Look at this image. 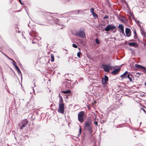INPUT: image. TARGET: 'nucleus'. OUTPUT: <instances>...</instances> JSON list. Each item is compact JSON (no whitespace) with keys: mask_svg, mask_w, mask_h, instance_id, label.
I'll use <instances>...</instances> for the list:
<instances>
[{"mask_svg":"<svg viewBox=\"0 0 146 146\" xmlns=\"http://www.w3.org/2000/svg\"><path fill=\"white\" fill-rule=\"evenodd\" d=\"M90 12L92 14L94 13V8H91L90 9Z\"/></svg>","mask_w":146,"mask_h":146,"instance_id":"obj_29","label":"nucleus"},{"mask_svg":"<svg viewBox=\"0 0 146 146\" xmlns=\"http://www.w3.org/2000/svg\"><path fill=\"white\" fill-rule=\"evenodd\" d=\"M50 57L51 58V61L52 62H54V55L52 54H50Z\"/></svg>","mask_w":146,"mask_h":146,"instance_id":"obj_23","label":"nucleus"},{"mask_svg":"<svg viewBox=\"0 0 146 146\" xmlns=\"http://www.w3.org/2000/svg\"><path fill=\"white\" fill-rule=\"evenodd\" d=\"M119 19L122 22H124L125 21V18L123 17L122 18H119Z\"/></svg>","mask_w":146,"mask_h":146,"instance_id":"obj_25","label":"nucleus"},{"mask_svg":"<svg viewBox=\"0 0 146 146\" xmlns=\"http://www.w3.org/2000/svg\"><path fill=\"white\" fill-rule=\"evenodd\" d=\"M53 22V23H56L58 25H61V23L59 22V20L57 19H55L50 21V22Z\"/></svg>","mask_w":146,"mask_h":146,"instance_id":"obj_14","label":"nucleus"},{"mask_svg":"<svg viewBox=\"0 0 146 146\" xmlns=\"http://www.w3.org/2000/svg\"><path fill=\"white\" fill-rule=\"evenodd\" d=\"M135 67L138 68L140 69H143L145 70V67L142 66L140 65H139L137 64H136L135 65Z\"/></svg>","mask_w":146,"mask_h":146,"instance_id":"obj_15","label":"nucleus"},{"mask_svg":"<svg viewBox=\"0 0 146 146\" xmlns=\"http://www.w3.org/2000/svg\"><path fill=\"white\" fill-rule=\"evenodd\" d=\"M19 2H20V3L21 4H23V3H22L21 2V0H19Z\"/></svg>","mask_w":146,"mask_h":146,"instance_id":"obj_38","label":"nucleus"},{"mask_svg":"<svg viewBox=\"0 0 146 146\" xmlns=\"http://www.w3.org/2000/svg\"><path fill=\"white\" fill-rule=\"evenodd\" d=\"M76 35L80 38H84L86 37L85 33L81 29L76 31Z\"/></svg>","mask_w":146,"mask_h":146,"instance_id":"obj_3","label":"nucleus"},{"mask_svg":"<svg viewBox=\"0 0 146 146\" xmlns=\"http://www.w3.org/2000/svg\"><path fill=\"white\" fill-rule=\"evenodd\" d=\"M28 123V121L26 119H23L22 121V125L21 126H20V129L21 130L23 129L24 127H25V126L27 125Z\"/></svg>","mask_w":146,"mask_h":146,"instance_id":"obj_6","label":"nucleus"},{"mask_svg":"<svg viewBox=\"0 0 146 146\" xmlns=\"http://www.w3.org/2000/svg\"><path fill=\"white\" fill-rule=\"evenodd\" d=\"M13 61V65L14 66H15L16 65H16V62L14 61L13 60H12Z\"/></svg>","mask_w":146,"mask_h":146,"instance_id":"obj_31","label":"nucleus"},{"mask_svg":"<svg viewBox=\"0 0 146 146\" xmlns=\"http://www.w3.org/2000/svg\"><path fill=\"white\" fill-rule=\"evenodd\" d=\"M134 38L135 39H136L137 38V35L135 31H134Z\"/></svg>","mask_w":146,"mask_h":146,"instance_id":"obj_26","label":"nucleus"},{"mask_svg":"<svg viewBox=\"0 0 146 146\" xmlns=\"http://www.w3.org/2000/svg\"><path fill=\"white\" fill-rule=\"evenodd\" d=\"M72 46L73 47H74L75 48H78V46H77L75 44H72Z\"/></svg>","mask_w":146,"mask_h":146,"instance_id":"obj_32","label":"nucleus"},{"mask_svg":"<svg viewBox=\"0 0 146 146\" xmlns=\"http://www.w3.org/2000/svg\"><path fill=\"white\" fill-rule=\"evenodd\" d=\"M84 111L80 112L78 114V119L79 121L81 123L83 122L84 121L83 118V113Z\"/></svg>","mask_w":146,"mask_h":146,"instance_id":"obj_5","label":"nucleus"},{"mask_svg":"<svg viewBox=\"0 0 146 146\" xmlns=\"http://www.w3.org/2000/svg\"><path fill=\"white\" fill-rule=\"evenodd\" d=\"M129 45L130 46H134L137 47L138 46V44L135 42H130L129 43Z\"/></svg>","mask_w":146,"mask_h":146,"instance_id":"obj_18","label":"nucleus"},{"mask_svg":"<svg viewBox=\"0 0 146 146\" xmlns=\"http://www.w3.org/2000/svg\"><path fill=\"white\" fill-rule=\"evenodd\" d=\"M127 78L129 79V80L131 82H132L134 79L133 76L131 73L129 72L128 74L127 75Z\"/></svg>","mask_w":146,"mask_h":146,"instance_id":"obj_9","label":"nucleus"},{"mask_svg":"<svg viewBox=\"0 0 146 146\" xmlns=\"http://www.w3.org/2000/svg\"><path fill=\"white\" fill-rule=\"evenodd\" d=\"M94 123L96 126H98V122L97 121H96L94 122Z\"/></svg>","mask_w":146,"mask_h":146,"instance_id":"obj_35","label":"nucleus"},{"mask_svg":"<svg viewBox=\"0 0 146 146\" xmlns=\"http://www.w3.org/2000/svg\"><path fill=\"white\" fill-rule=\"evenodd\" d=\"M15 68H16V70H17V71L18 72V73L20 74H21V72L19 68L17 66V65H16V66H15Z\"/></svg>","mask_w":146,"mask_h":146,"instance_id":"obj_19","label":"nucleus"},{"mask_svg":"<svg viewBox=\"0 0 146 146\" xmlns=\"http://www.w3.org/2000/svg\"><path fill=\"white\" fill-rule=\"evenodd\" d=\"M71 91L70 90H67L62 92L64 94H70L71 93Z\"/></svg>","mask_w":146,"mask_h":146,"instance_id":"obj_21","label":"nucleus"},{"mask_svg":"<svg viewBox=\"0 0 146 146\" xmlns=\"http://www.w3.org/2000/svg\"><path fill=\"white\" fill-rule=\"evenodd\" d=\"M96 42L97 44H98L100 43V41L99 40V39L98 38H96L95 39Z\"/></svg>","mask_w":146,"mask_h":146,"instance_id":"obj_27","label":"nucleus"},{"mask_svg":"<svg viewBox=\"0 0 146 146\" xmlns=\"http://www.w3.org/2000/svg\"><path fill=\"white\" fill-rule=\"evenodd\" d=\"M115 29V30L113 31V32H115L117 30L116 27L115 26L113 25H108L104 29V30L106 31H109L110 30H113Z\"/></svg>","mask_w":146,"mask_h":146,"instance_id":"obj_4","label":"nucleus"},{"mask_svg":"<svg viewBox=\"0 0 146 146\" xmlns=\"http://www.w3.org/2000/svg\"><path fill=\"white\" fill-rule=\"evenodd\" d=\"M28 27H30V26H29V24H28Z\"/></svg>","mask_w":146,"mask_h":146,"instance_id":"obj_41","label":"nucleus"},{"mask_svg":"<svg viewBox=\"0 0 146 146\" xmlns=\"http://www.w3.org/2000/svg\"><path fill=\"white\" fill-rule=\"evenodd\" d=\"M29 34L32 37H35L37 35V33L35 31V29H33L32 31L29 33Z\"/></svg>","mask_w":146,"mask_h":146,"instance_id":"obj_10","label":"nucleus"},{"mask_svg":"<svg viewBox=\"0 0 146 146\" xmlns=\"http://www.w3.org/2000/svg\"><path fill=\"white\" fill-rule=\"evenodd\" d=\"M125 33L127 36L129 37L131 35V31L130 29L127 28H126L125 29Z\"/></svg>","mask_w":146,"mask_h":146,"instance_id":"obj_12","label":"nucleus"},{"mask_svg":"<svg viewBox=\"0 0 146 146\" xmlns=\"http://www.w3.org/2000/svg\"><path fill=\"white\" fill-rule=\"evenodd\" d=\"M135 22H136L137 24L141 28V26L140 25V24L141 23L139 20H138L137 19H135Z\"/></svg>","mask_w":146,"mask_h":146,"instance_id":"obj_20","label":"nucleus"},{"mask_svg":"<svg viewBox=\"0 0 146 146\" xmlns=\"http://www.w3.org/2000/svg\"><path fill=\"white\" fill-rule=\"evenodd\" d=\"M145 85L146 86V82H145Z\"/></svg>","mask_w":146,"mask_h":146,"instance_id":"obj_39","label":"nucleus"},{"mask_svg":"<svg viewBox=\"0 0 146 146\" xmlns=\"http://www.w3.org/2000/svg\"><path fill=\"white\" fill-rule=\"evenodd\" d=\"M92 121L91 120H88L85 121L84 124V129L91 133L92 131Z\"/></svg>","mask_w":146,"mask_h":146,"instance_id":"obj_1","label":"nucleus"},{"mask_svg":"<svg viewBox=\"0 0 146 146\" xmlns=\"http://www.w3.org/2000/svg\"><path fill=\"white\" fill-rule=\"evenodd\" d=\"M108 19V15H106V16L103 18L104 19Z\"/></svg>","mask_w":146,"mask_h":146,"instance_id":"obj_33","label":"nucleus"},{"mask_svg":"<svg viewBox=\"0 0 146 146\" xmlns=\"http://www.w3.org/2000/svg\"><path fill=\"white\" fill-rule=\"evenodd\" d=\"M120 69V68L115 69L113 71L111 72V74L113 75L117 74L119 72Z\"/></svg>","mask_w":146,"mask_h":146,"instance_id":"obj_13","label":"nucleus"},{"mask_svg":"<svg viewBox=\"0 0 146 146\" xmlns=\"http://www.w3.org/2000/svg\"><path fill=\"white\" fill-rule=\"evenodd\" d=\"M81 52H79L77 53V56L79 58H80Z\"/></svg>","mask_w":146,"mask_h":146,"instance_id":"obj_30","label":"nucleus"},{"mask_svg":"<svg viewBox=\"0 0 146 146\" xmlns=\"http://www.w3.org/2000/svg\"><path fill=\"white\" fill-rule=\"evenodd\" d=\"M141 33L142 35L143 36V38H146V33L144 32L143 31H142V32H141Z\"/></svg>","mask_w":146,"mask_h":146,"instance_id":"obj_22","label":"nucleus"},{"mask_svg":"<svg viewBox=\"0 0 146 146\" xmlns=\"http://www.w3.org/2000/svg\"><path fill=\"white\" fill-rule=\"evenodd\" d=\"M102 66L105 71L108 72L109 71L110 69L111 68L109 64L103 65Z\"/></svg>","mask_w":146,"mask_h":146,"instance_id":"obj_8","label":"nucleus"},{"mask_svg":"<svg viewBox=\"0 0 146 146\" xmlns=\"http://www.w3.org/2000/svg\"><path fill=\"white\" fill-rule=\"evenodd\" d=\"M1 52L2 53V54H3V55H4L5 56V57H6V56H7V55L6 54H5V53H3V52H2L1 51Z\"/></svg>","mask_w":146,"mask_h":146,"instance_id":"obj_37","label":"nucleus"},{"mask_svg":"<svg viewBox=\"0 0 146 146\" xmlns=\"http://www.w3.org/2000/svg\"><path fill=\"white\" fill-rule=\"evenodd\" d=\"M67 1H69L70 0H66Z\"/></svg>","mask_w":146,"mask_h":146,"instance_id":"obj_42","label":"nucleus"},{"mask_svg":"<svg viewBox=\"0 0 146 146\" xmlns=\"http://www.w3.org/2000/svg\"><path fill=\"white\" fill-rule=\"evenodd\" d=\"M129 72L127 71H126L122 75L120 76V77L122 79L124 78H127V75L128 74Z\"/></svg>","mask_w":146,"mask_h":146,"instance_id":"obj_11","label":"nucleus"},{"mask_svg":"<svg viewBox=\"0 0 146 146\" xmlns=\"http://www.w3.org/2000/svg\"><path fill=\"white\" fill-rule=\"evenodd\" d=\"M141 110L143 111L145 113H146V111L143 108H141Z\"/></svg>","mask_w":146,"mask_h":146,"instance_id":"obj_34","label":"nucleus"},{"mask_svg":"<svg viewBox=\"0 0 146 146\" xmlns=\"http://www.w3.org/2000/svg\"><path fill=\"white\" fill-rule=\"evenodd\" d=\"M118 27L120 29V32H121L122 33L124 34L123 26L122 24L119 25Z\"/></svg>","mask_w":146,"mask_h":146,"instance_id":"obj_16","label":"nucleus"},{"mask_svg":"<svg viewBox=\"0 0 146 146\" xmlns=\"http://www.w3.org/2000/svg\"><path fill=\"white\" fill-rule=\"evenodd\" d=\"M73 13V14H78V13L80 14L81 12H80V11L79 10H76L75 11H73L72 12H70V13H65L64 14L65 15H67L68 13Z\"/></svg>","mask_w":146,"mask_h":146,"instance_id":"obj_17","label":"nucleus"},{"mask_svg":"<svg viewBox=\"0 0 146 146\" xmlns=\"http://www.w3.org/2000/svg\"><path fill=\"white\" fill-rule=\"evenodd\" d=\"M93 16L95 18L96 17H98V15L96 13H93L92 14Z\"/></svg>","mask_w":146,"mask_h":146,"instance_id":"obj_28","label":"nucleus"},{"mask_svg":"<svg viewBox=\"0 0 146 146\" xmlns=\"http://www.w3.org/2000/svg\"><path fill=\"white\" fill-rule=\"evenodd\" d=\"M108 76H105L104 77L102 78V84L103 85H106L108 84Z\"/></svg>","mask_w":146,"mask_h":146,"instance_id":"obj_7","label":"nucleus"},{"mask_svg":"<svg viewBox=\"0 0 146 146\" xmlns=\"http://www.w3.org/2000/svg\"><path fill=\"white\" fill-rule=\"evenodd\" d=\"M6 57L7 58H8L10 60H13V59H11V58H9L7 55V56H6Z\"/></svg>","mask_w":146,"mask_h":146,"instance_id":"obj_36","label":"nucleus"},{"mask_svg":"<svg viewBox=\"0 0 146 146\" xmlns=\"http://www.w3.org/2000/svg\"><path fill=\"white\" fill-rule=\"evenodd\" d=\"M59 106L57 111L58 113L63 114L64 111V104L63 102V100L61 96L59 98Z\"/></svg>","mask_w":146,"mask_h":146,"instance_id":"obj_2","label":"nucleus"},{"mask_svg":"<svg viewBox=\"0 0 146 146\" xmlns=\"http://www.w3.org/2000/svg\"><path fill=\"white\" fill-rule=\"evenodd\" d=\"M144 73H146V70H145V71Z\"/></svg>","mask_w":146,"mask_h":146,"instance_id":"obj_40","label":"nucleus"},{"mask_svg":"<svg viewBox=\"0 0 146 146\" xmlns=\"http://www.w3.org/2000/svg\"><path fill=\"white\" fill-rule=\"evenodd\" d=\"M82 127L81 126H79V133L78 134V136H79V135L81 134L82 132Z\"/></svg>","mask_w":146,"mask_h":146,"instance_id":"obj_24","label":"nucleus"}]
</instances>
